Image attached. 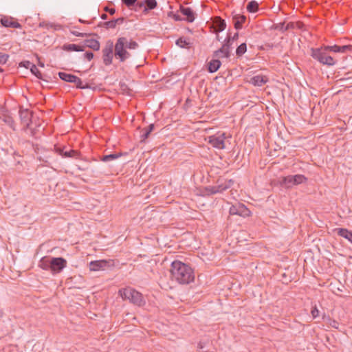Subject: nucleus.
<instances>
[{"label": "nucleus", "mask_w": 352, "mask_h": 352, "mask_svg": "<svg viewBox=\"0 0 352 352\" xmlns=\"http://www.w3.org/2000/svg\"><path fill=\"white\" fill-rule=\"evenodd\" d=\"M170 278L179 284H189L194 281L193 270L188 265L179 261H175L170 266Z\"/></svg>", "instance_id": "f257e3e1"}, {"label": "nucleus", "mask_w": 352, "mask_h": 352, "mask_svg": "<svg viewBox=\"0 0 352 352\" xmlns=\"http://www.w3.org/2000/svg\"><path fill=\"white\" fill-rule=\"evenodd\" d=\"M138 47L139 44L136 41L132 39L129 41L124 36L119 37L114 44V56L120 62L124 63L131 56L127 50H136Z\"/></svg>", "instance_id": "f03ea898"}, {"label": "nucleus", "mask_w": 352, "mask_h": 352, "mask_svg": "<svg viewBox=\"0 0 352 352\" xmlns=\"http://www.w3.org/2000/svg\"><path fill=\"white\" fill-rule=\"evenodd\" d=\"M67 264L66 259L63 257L43 256L38 262V267L55 274L60 273L66 267Z\"/></svg>", "instance_id": "7ed1b4c3"}, {"label": "nucleus", "mask_w": 352, "mask_h": 352, "mask_svg": "<svg viewBox=\"0 0 352 352\" xmlns=\"http://www.w3.org/2000/svg\"><path fill=\"white\" fill-rule=\"evenodd\" d=\"M118 293L124 300H129L130 302L135 305L141 307L145 305L142 294L133 288L121 289Z\"/></svg>", "instance_id": "20e7f679"}, {"label": "nucleus", "mask_w": 352, "mask_h": 352, "mask_svg": "<svg viewBox=\"0 0 352 352\" xmlns=\"http://www.w3.org/2000/svg\"><path fill=\"white\" fill-rule=\"evenodd\" d=\"M324 48H311V56L322 65L333 66L336 64L333 58L327 54Z\"/></svg>", "instance_id": "39448f33"}, {"label": "nucleus", "mask_w": 352, "mask_h": 352, "mask_svg": "<svg viewBox=\"0 0 352 352\" xmlns=\"http://www.w3.org/2000/svg\"><path fill=\"white\" fill-rule=\"evenodd\" d=\"M114 44L112 40L106 41L104 47L102 50V61L104 65L109 66L113 63L114 56Z\"/></svg>", "instance_id": "423d86ee"}, {"label": "nucleus", "mask_w": 352, "mask_h": 352, "mask_svg": "<svg viewBox=\"0 0 352 352\" xmlns=\"http://www.w3.org/2000/svg\"><path fill=\"white\" fill-rule=\"evenodd\" d=\"M227 138L225 133H217L208 137V143L217 149L225 148V140Z\"/></svg>", "instance_id": "0eeeda50"}, {"label": "nucleus", "mask_w": 352, "mask_h": 352, "mask_svg": "<svg viewBox=\"0 0 352 352\" xmlns=\"http://www.w3.org/2000/svg\"><path fill=\"white\" fill-rule=\"evenodd\" d=\"M19 113L23 130L26 131L32 123L33 112L28 109L21 108Z\"/></svg>", "instance_id": "6e6552de"}, {"label": "nucleus", "mask_w": 352, "mask_h": 352, "mask_svg": "<svg viewBox=\"0 0 352 352\" xmlns=\"http://www.w3.org/2000/svg\"><path fill=\"white\" fill-rule=\"evenodd\" d=\"M230 215H239L243 217L250 216L251 211L243 204L232 205L229 210Z\"/></svg>", "instance_id": "1a4fd4ad"}, {"label": "nucleus", "mask_w": 352, "mask_h": 352, "mask_svg": "<svg viewBox=\"0 0 352 352\" xmlns=\"http://www.w3.org/2000/svg\"><path fill=\"white\" fill-rule=\"evenodd\" d=\"M111 261L98 260L91 261L89 263V270L91 271L104 270L110 267Z\"/></svg>", "instance_id": "9d476101"}, {"label": "nucleus", "mask_w": 352, "mask_h": 352, "mask_svg": "<svg viewBox=\"0 0 352 352\" xmlns=\"http://www.w3.org/2000/svg\"><path fill=\"white\" fill-rule=\"evenodd\" d=\"M1 24L6 28H21V25L13 17L4 16L0 19Z\"/></svg>", "instance_id": "9b49d317"}, {"label": "nucleus", "mask_w": 352, "mask_h": 352, "mask_svg": "<svg viewBox=\"0 0 352 352\" xmlns=\"http://www.w3.org/2000/svg\"><path fill=\"white\" fill-rule=\"evenodd\" d=\"M179 10L181 13L186 16L185 20L188 23H192L195 19V12L188 7L180 6Z\"/></svg>", "instance_id": "f8f14e48"}, {"label": "nucleus", "mask_w": 352, "mask_h": 352, "mask_svg": "<svg viewBox=\"0 0 352 352\" xmlns=\"http://www.w3.org/2000/svg\"><path fill=\"white\" fill-rule=\"evenodd\" d=\"M268 80V78L263 75H256L250 78L249 82L254 86L261 87L265 85Z\"/></svg>", "instance_id": "ddd939ff"}, {"label": "nucleus", "mask_w": 352, "mask_h": 352, "mask_svg": "<svg viewBox=\"0 0 352 352\" xmlns=\"http://www.w3.org/2000/svg\"><path fill=\"white\" fill-rule=\"evenodd\" d=\"M221 65V61L218 58L212 59L207 65V70L210 73L216 72Z\"/></svg>", "instance_id": "4468645a"}, {"label": "nucleus", "mask_w": 352, "mask_h": 352, "mask_svg": "<svg viewBox=\"0 0 352 352\" xmlns=\"http://www.w3.org/2000/svg\"><path fill=\"white\" fill-rule=\"evenodd\" d=\"M279 184L281 187L285 188H290L293 186H294V183L293 182V175H288L286 177H283L279 180Z\"/></svg>", "instance_id": "2eb2a0df"}, {"label": "nucleus", "mask_w": 352, "mask_h": 352, "mask_svg": "<svg viewBox=\"0 0 352 352\" xmlns=\"http://www.w3.org/2000/svg\"><path fill=\"white\" fill-rule=\"evenodd\" d=\"M234 28L240 30L242 28L243 24L246 20V17L244 15L236 14L232 18Z\"/></svg>", "instance_id": "dca6fc26"}, {"label": "nucleus", "mask_w": 352, "mask_h": 352, "mask_svg": "<svg viewBox=\"0 0 352 352\" xmlns=\"http://www.w3.org/2000/svg\"><path fill=\"white\" fill-rule=\"evenodd\" d=\"M338 235L344 237L352 243V232L346 228H336L334 230Z\"/></svg>", "instance_id": "f3484780"}, {"label": "nucleus", "mask_w": 352, "mask_h": 352, "mask_svg": "<svg viewBox=\"0 0 352 352\" xmlns=\"http://www.w3.org/2000/svg\"><path fill=\"white\" fill-rule=\"evenodd\" d=\"M213 25L214 31L217 32H222L226 27V21L220 17L215 19Z\"/></svg>", "instance_id": "a211bd4d"}, {"label": "nucleus", "mask_w": 352, "mask_h": 352, "mask_svg": "<svg viewBox=\"0 0 352 352\" xmlns=\"http://www.w3.org/2000/svg\"><path fill=\"white\" fill-rule=\"evenodd\" d=\"M62 48L67 52H82L85 50L84 46L76 44H65Z\"/></svg>", "instance_id": "6ab92c4d"}, {"label": "nucleus", "mask_w": 352, "mask_h": 352, "mask_svg": "<svg viewBox=\"0 0 352 352\" xmlns=\"http://www.w3.org/2000/svg\"><path fill=\"white\" fill-rule=\"evenodd\" d=\"M155 129V124H151L147 127L144 128L142 130V134L140 135V141H145L150 135L151 133Z\"/></svg>", "instance_id": "aec40b11"}, {"label": "nucleus", "mask_w": 352, "mask_h": 352, "mask_svg": "<svg viewBox=\"0 0 352 352\" xmlns=\"http://www.w3.org/2000/svg\"><path fill=\"white\" fill-rule=\"evenodd\" d=\"M84 43L86 47L91 48L94 51H98L100 50V43L96 39H86L85 40Z\"/></svg>", "instance_id": "412c9836"}, {"label": "nucleus", "mask_w": 352, "mask_h": 352, "mask_svg": "<svg viewBox=\"0 0 352 352\" xmlns=\"http://www.w3.org/2000/svg\"><path fill=\"white\" fill-rule=\"evenodd\" d=\"M144 8L143 10L144 14H147L149 10L155 9L157 6L156 0H144Z\"/></svg>", "instance_id": "4be33fe9"}, {"label": "nucleus", "mask_w": 352, "mask_h": 352, "mask_svg": "<svg viewBox=\"0 0 352 352\" xmlns=\"http://www.w3.org/2000/svg\"><path fill=\"white\" fill-rule=\"evenodd\" d=\"M126 155V153H111V154H109V155H102L100 157V160L104 162H107L111 161V160H116V159L119 158L120 157H121L122 155Z\"/></svg>", "instance_id": "5701e85b"}, {"label": "nucleus", "mask_w": 352, "mask_h": 352, "mask_svg": "<svg viewBox=\"0 0 352 352\" xmlns=\"http://www.w3.org/2000/svg\"><path fill=\"white\" fill-rule=\"evenodd\" d=\"M230 56V51H226L225 47H221L213 53V57L217 58H228Z\"/></svg>", "instance_id": "b1692460"}, {"label": "nucleus", "mask_w": 352, "mask_h": 352, "mask_svg": "<svg viewBox=\"0 0 352 352\" xmlns=\"http://www.w3.org/2000/svg\"><path fill=\"white\" fill-rule=\"evenodd\" d=\"M175 44L182 48L190 49L192 43L186 38L180 37L176 41Z\"/></svg>", "instance_id": "393cba45"}, {"label": "nucleus", "mask_w": 352, "mask_h": 352, "mask_svg": "<svg viewBox=\"0 0 352 352\" xmlns=\"http://www.w3.org/2000/svg\"><path fill=\"white\" fill-rule=\"evenodd\" d=\"M349 47L347 46H339L337 45H334L333 46H325L324 50H329L333 52H340V53H344L347 52V48Z\"/></svg>", "instance_id": "a878e982"}, {"label": "nucleus", "mask_w": 352, "mask_h": 352, "mask_svg": "<svg viewBox=\"0 0 352 352\" xmlns=\"http://www.w3.org/2000/svg\"><path fill=\"white\" fill-rule=\"evenodd\" d=\"M3 122L7 124L12 130L15 131V122L12 116L8 114H3L0 118Z\"/></svg>", "instance_id": "bb28decb"}, {"label": "nucleus", "mask_w": 352, "mask_h": 352, "mask_svg": "<svg viewBox=\"0 0 352 352\" xmlns=\"http://www.w3.org/2000/svg\"><path fill=\"white\" fill-rule=\"evenodd\" d=\"M59 78L65 82H72L76 79V76L73 75L72 74H67L63 72H60L58 74Z\"/></svg>", "instance_id": "cd10ccee"}, {"label": "nucleus", "mask_w": 352, "mask_h": 352, "mask_svg": "<svg viewBox=\"0 0 352 352\" xmlns=\"http://www.w3.org/2000/svg\"><path fill=\"white\" fill-rule=\"evenodd\" d=\"M258 2L252 0L248 2L246 9L249 12L255 13L258 10Z\"/></svg>", "instance_id": "c85d7f7f"}, {"label": "nucleus", "mask_w": 352, "mask_h": 352, "mask_svg": "<svg viewBox=\"0 0 352 352\" xmlns=\"http://www.w3.org/2000/svg\"><path fill=\"white\" fill-rule=\"evenodd\" d=\"M80 157V152L77 150L70 149L64 153L63 157L78 159Z\"/></svg>", "instance_id": "c756f323"}, {"label": "nucleus", "mask_w": 352, "mask_h": 352, "mask_svg": "<svg viewBox=\"0 0 352 352\" xmlns=\"http://www.w3.org/2000/svg\"><path fill=\"white\" fill-rule=\"evenodd\" d=\"M307 181V178L303 175H293V182L294 185H298L302 184Z\"/></svg>", "instance_id": "7c9ffc66"}, {"label": "nucleus", "mask_w": 352, "mask_h": 352, "mask_svg": "<svg viewBox=\"0 0 352 352\" xmlns=\"http://www.w3.org/2000/svg\"><path fill=\"white\" fill-rule=\"evenodd\" d=\"M247 51V45L245 43H241L236 50V55L238 57L243 56Z\"/></svg>", "instance_id": "2f4dec72"}, {"label": "nucleus", "mask_w": 352, "mask_h": 352, "mask_svg": "<svg viewBox=\"0 0 352 352\" xmlns=\"http://www.w3.org/2000/svg\"><path fill=\"white\" fill-rule=\"evenodd\" d=\"M98 27L104 28L106 29H113L116 28V25L114 23V20H111L106 22H100L98 25Z\"/></svg>", "instance_id": "473e14b6"}, {"label": "nucleus", "mask_w": 352, "mask_h": 352, "mask_svg": "<svg viewBox=\"0 0 352 352\" xmlns=\"http://www.w3.org/2000/svg\"><path fill=\"white\" fill-rule=\"evenodd\" d=\"M30 72L32 74L36 76L37 78L41 80H45L43 77V75L41 72L38 70V69L36 67V66L34 64L32 65L30 68Z\"/></svg>", "instance_id": "72a5a7b5"}, {"label": "nucleus", "mask_w": 352, "mask_h": 352, "mask_svg": "<svg viewBox=\"0 0 352 352\" xmlns=\"http://www.w3.org/2000/svg\"><path fill=\"white\" fill-rule=\"evenodd\" d=\"M203 192H204V195H206V196H210V195L216 194L214 186H208L205 187L203 190Z\"/></svg>", "instance_id": "f704fd0d"}, {"label": "nucleus", "mask_w": 352, "mask_h": 352, "mask_svg": "<svg viewBox=\"0 0 352 352\" xmlns=\"http://www.w3.org/2000/svg\"><path fill=\"white\" fill-rule=\"evenodd\" d=\"M234 181L232 179H221V184L223 186L225 190L230 188L233 184Z\"/></svg>", "instance_id": "c9c22d12"}, {"label": "nucleus", "mask_w": 352, "mask_h": 352, "mask_svg": "<svg viewBox=\"0 0 352 352\" xmlns=\"http://www.w3.org/2000/svg\"><path fill=\"white\" fill-rule=\"evenodd\" d=\"M234 181L232 179H221V184L223 186L225 190L230 188L233 184Z\"/></svg>", "instance_id": "e433bc0d"}, {"label": "nucleus", "mask_w": 352, "mask_h": 352, "mask_svg": "<svg viewBox=\"0 0 352 352\" xmlns=\"http://www.w3.org/2000/svg\"><path fill=\"white\" fill-rule=\"evenodd\" d=\"M120 90L122 91L123 94H126L127 95L131 94V89L128 87V85L124 82H120Z\"/></svg>", "instance_id": "4c0bfd02"}, {"label": "nucleus", "mask_w": 352, "mask_h": 352, "mask_svg": "<svg viewBox=\"0 0 352 352\" xmlns=\"http://www.w3.org/2000/svg\"><path fill=\"white\" fill-rule=\"evenodd\" d=\"M72 82L74 83L76 85V88L78 89H86L88 87L87 85H84L82 84V81L78 76H76V79L74 80V81H72Z\"/></svg>", "instance_id": "58836bf2"}, {"label": "nucleus", "mask_w": 352, "mask_h": 352, "mask_svg": "<svg viewBox=\"0 0 352 352\" xmlns=\"http://www.w3.org/2000/svg\"><path fill=\"white\" fill-rule=\"evenodd\" d=\"M72 82L74 83L76 85V88L78 89H86L88 87L87 85H84L82 84V81L78 76H76V79L74 80V81H72Z\"/></svg>", "instance_id": "ea45409f"}, {"label": "nucleus", "mask_w": 352, "mask_h": 352, "mask_svg": "<svg viewBox=\"0 0 352 352\" xmlns=\"http://www.w3.org/2000/svg\"><path fill=\"white\" fill-rule=\"evenodd\" d=\"M232 44V41H231V36L230 34H228L222 47H225V50L226 51H230V48Z\"/></svg>", "instance_id": "a19ab883"}, {"label": "nucleus", "mask_w": 352, "mask_h": 352, "mask_svg": "<svg viewBox=\"0 0 352 352\" xmlns=\"http://www.w3.org/2000/svg\"><path fill=\"white\" fill-rule=\"evenodd\" d=\"M217 185L214 186L216 194L217 193H222L223 192L226 191L223 186L221 184V179L217 180Z\"/></svg>", "instance_id": "79ce46f5"}, {"label": "nucleus", "mask_w": 352, "mask_h": 352, "mask_svg": "<svg viewBox=\"0 0 352 352\" xmlns=\"http://www.w3.org/2000/svg\"><path fill=\"white\" fill-rule=\"evenodd\" d=\"M144 8V1H136L135 2V6H133V9L132 10H134L135 11H139L141 8Z\"/></svg>", "instance_id": "37998d69"}, {"label": "nucleus", "mask_w": 352, "mask_h": 352, "mask_svg": "<svg viewBox=\"0 0 352 352\" xmlns=\"http://www.w3.org/2000/svg\"><path fill=\"white\" fill-rule=\"evenodd\" d=\"M137 1L138 0H122V3L130 9H133Z\"/></svg>", "instance_id": "c03bdc74"}, {"label": "nucleus", "mask_w": 352, "mask_h": 352, "mask_svg": "<svg viewBox=\"0 0 352 352\" xmlns=\"http://www.w3.org/2000/svg\"><path fill=\"white\" fill-rule=\"evenodd\" d=\"M9 55L5 53L0 52V64H5L8 61Z\"/></svg>", "instance_id": "a18cd8bd"}, {"label": "nucleus", "mask_w": 352, "mask_h": 352, "mask_svg": "<svg viewBox=\"0 0 352 352\" xmlns=\"http://www.w3.org/2000/svg\"><path fill=\"white\" fill-rule=\"evenodd\" d=\"M32 65H34V64L32 63L31 62H30L29 60H23V61H21L19 65V67H23L26 69H29V68L30 69Z\"/></svg>", "instance_id": "49530a36"}, {"label": "nucleus", "mask_w": 352, "mask_h": 352, "mask_svg": "<svg viewBox=\"0 0 352 352\" xmlns=\"http://www.w3.org/2000/svg\"><path fill=\"white\" fill-rule=\"evenodd\" d=\"M65 148H66L65 146H63V147L55 146V151H56V153L60 155L63 157L64 153H66V151H67Z\"/></svg>", "instance_id": "de8ad7c7"}, {"label": "nucleus", "mask_w": 352, "mask_h": 352, "mask_svg": "<svg viewBox=\"0 0 352 352\" xmlns=\"http://www.w3.org/2000/svg\"><path fill=\"white\" fill-rule=\"evenodd\" d=\"M83 56L85 58L90 61L94 58V53L91 52H86L83 54Z\"/></svg>", "instance_id": "09e8293b"}, {"label": "nucleus", "mask_w": 352, "mask_h": 352, "mask_svg": "<svg viewBox=\"0 0 352 352\" xmlns=\"http://www.w3.org/2000/svg\"><path fill=\"white\" fill-rule=\"evenodd\" d=\"M311 313L314 318H317L319 315V311L316 307L312 308Z\"/></svg>", "instance_id": "8fccbe9b"}, {"label": "nucleus", "mask_w": 352, "mask_h": 352, "mask_svg": "<svg viewBox=\"0 0 352 352\" xmlns=\"http://www.w3.org/2000/svg\"><path fill=\"white\" fill-rule=\"evenodd\" d=\"M104 11L108 12L110 15H113L116 13L115 8H110L107 6L104 7Z\"/></svg>", "instance_id": "3c124183"}, {"label": "nucleus", "mask_w": 352, "mask_h": 352, "mask_svg": "<svg viewBox=\"0 0 352 352\" xmlns=\"http://www.w3.org/2000/svg\"><path fill=\"white\" fill-rule=\"evenodd\" d=\"M113 20H114L115 25L116 26L117 25H121L122 23H123V22L124 21V18L120 17V18H118V19H113Z\"/></svg>", "instance_id": "603ef678"}, {"label": "nucleus", "mask_w": 352, "mask_h": 352, "mask_svg": "<svg viewBox=\"0 0 352 352\" xmlns=\"http://www.w3.org/2000/svg\"><path fill=\"white\" fill-rule=\"evenodd\" d=\"M198 349L199 350H201L202 352H206L207 351H205L204 350V348H205V343L202 341H200L199 343H198Z\"/></svg>", "instance_id": "864d4df0"}, {"label": "nucleus", "mask_w": 352, "mask_h": 352, "mask_svg": "<svg viewBox=\"0 0 352 352\" xmlns=\"http://www.w3.org/2000/svg\"><path fill=\"white\" fill-rule=\"evenodd\" d=\"M72 34L76 36H80V37H83V36L87 35V34H86V33H80V32H76V31L72 32Z\"/></svg>", "instance_id": "5fc2aeb1"}, {"label": "nucleus", "mask_w": 352, "mask_h": 352, "mask_svg": "<svg viewBox=\"0 0 352 352\" xmlns=\"http://www.w3.org/2000/svg\"><path fill=\"white\" fill-rule=\"evenodd\" d=\"M28 129H30V135L32 137L35 136V135L36 133V129L31 128V125L30 126V128Z\"/></svg>", "instance_id": "6e6d98bb"}, {"label": "nucleus", "mask_w": 352, "mask_h": 352, "mask_svg": "<svg viewBox=\"0 0 352 352\" xmlns=\"http://www.w3.org/2000/svg\"><path fill=\"white\" fill-rule=\"evenodd\" d=\"M280 26H281L280 28V30H281L283 31L287 30L289 28V24H288L286 27H284V24L283 23H280Z\"/></svg>", "instance_id": "4d7b16f0"}, {"label": "nucleus", "mask_w": 352, "mask_h": 352, "mask_svg": "<svg viewBox=\"0 0 352 352\" xmlns=\"http://www.w3.org/2000/svg\"><path fill=\"white\" fill-rule=\"evenodd\" d=\"M173 19H175V21H182V18L179 15V14H174L173 16Z\"/></svg>", "instance_id": "13d9d810"}, {"label": "nucleus", "mask_w": 352, "mask_h": 352, "mask_svg": "<svg viewBox=\"0 0 352 352\" xmlns=\"http://www.w3.org/2000/svg\"><path fill=\"white\" fill-rule=\"evenodd\" d=\"M238 37H239V33H238V32H236V33L233 35V36H231V41H232V42H233L234 41L236 40V39L238 38Z\"/></svg>", "instance_id": "bf43d9fd"}, {"label": "nucleus", "mask_w": 352, "mask_h": 352, "mask_svg": "<svg viewBox=\"0 0 352 352\" xmlns=\"http://www.w3.org/2000/svg\"><path fill=\"white\" fill-rule=\"evenodd\" d=\"M100 17H101L102 19L106 20V19H107L108 16H107V14H102Z\"/></svg>", "instance_id": "052dcab7"}, {"label": "nucleus", "mask_w": 352, "mask_h": 352, "mask_svg": "<svg viewBox=\"0 0 352 352\" xmlns=\"http://www.w3.org/2000/svg\"><path fill=\"white\" fill-rule=\"evenodd\" d=\"M345 46L349 47L347 48V51L352 52V45H346Z\"/></svg>", "instance_id": "680f3d73"}, {"label": "nucleus", "mask_w": 352, "mask_h": 352, "mask_svg": "<svg viewBox=\"0 0 352 352\" xmlns=\"http://www.w3.org/2000/svg\"><path fill=\"white\" fill-rule=\"evenodd\" d=\"M349 78H351V77L342 78H340V79L338 80V81H344V80H348V79H349Z\"/></svg>", "instance_id": "e2e57ef3"}, {"label": "nucleus", "mask_w": 352, "mask_h": 352, "mask_svg": "<svg viewBox=\"0 0 352 352\" xmlns=\"http://www.w3.org/2000/svg\"><path fill=\"white\" fill-rule=\"evenodd\" d=\"M79 21L82 23H88V24L91 23L90 22H87L85 20H82V19H79Z\"/></svg>", "instance_id": "0e129e2a"}, {"label": "nucleus", "mask_w": 352, "mask_h": 352, "mask_svg": "<svg viewBox=\"0 0 352 352\" xmlns=\"http://www.w3.org/2000/svg\"><path fill=\"white\" fill-rule=\"evenodd\" d=\"M38 65H39L40 67H44V64H43V63H41V62H39Z\"/></svg>", "instance_id": "69168bd1"}, {"label": "nucleus", "mask_w": 352, "mask_h": 352, "mask_svg": "<svg viewBox=\"0 0 352 352\" xmlns=\"http://www.w3.org/2000/svg\"><path fill=\"white\" fill-rule=\"evenodd\" d=\"M45 25L47 28H49V26L52 27V25H49L48 24H46Z\"/></svg>", "instance_id": "338daca9"}, {"label": "nucleus", "mask_w": 352, "mask_h": 352, "mask_svg": "<svg viewBox=\"0 0 352 352\" xmlns=\"http://www.w3.org/2000/svg\"><path fill=\"white\" fill-rule=\"evenodd\" d=\"M44 25H44V23H40V26L43 27Z\"/></svg>", "instance_id": "774afa93"}]
</instances>
